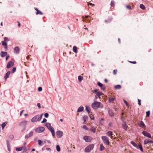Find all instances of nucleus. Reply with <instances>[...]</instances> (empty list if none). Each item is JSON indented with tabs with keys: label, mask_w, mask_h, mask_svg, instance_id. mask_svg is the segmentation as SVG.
<instances>
[{
	"label": "nucleus",
	"mask_w": 153,
	"mask_h": 153,
	"mask_svg": "<svg viewBox=\"0 0 153 153\" xmlns=\"http://www.w3.org/2000/svg\"><path fill=\"white\" fill-rule=\"evenodd\" d=\"M92 107L94 109H97L99 108H103V105L101 103L99 102L94 101L91 104Z\"/></svg>",
	"instance_id": "obj_1"
},
{
	"label": "nucleus",
	"mask_w": 153,
	"mask_h": 153,
	"mask_svg": "<svg viewBox=\"0 0 153 153\" xmlns=\"http://www.w3.org/2000/svg\"><path fill=\"white\" fill-rule=\"evenodd\" d=\"M130 143L132 145H133L134 147H135L137 149H140L141 152H143L142 146L141 144H139V145L138 146L133 141H131Z\"/></svg>",
	"instance_id": "obj_2"
},
{
	"label": "nucleus",
	"mask_w": 153,
	"mask_h": 153,
	"mask_svg": "<svg viewBox=\"0 0 153 153\" xmlns=\"http://www.w3.org/2000/svg\"><path fill=\"white\" fill-rule=\"evenodd\" d=\"M94 144H91L86 147L85 150V152H88L92 150L94 148Z\"/></svg>",
	"instance_id": "obj_3"
},
{
	"label": "nucleus",
	"mask_w": 153,
	"mask_h": 153,
	"mask_svg": "<svg viewBox=\"0 0 153 153\" xmlns=\"http://www.w3.org/2000/svg\"><path fill=\"white\" fill-rule=\"evenodd\" d=\"M101 138L104 143L107 145H109V142L108 138L106 136H102Z\"/></svg>",
	"instance_id": "obj_4"
},
{
	"label": "nucleus",
	"mask_w": 153,
	"mask_h": 153,
	"mask_svg": "<svg viewBox=\"0 0 153 153\" xmlns=\"http://www.w3.org/2000/svg\"><path fill=\"white\" fill-rule=\"evenodd\" d=\"M45 130L44 127L42 126L39 127L35 129V131L38 133H40L43 132Z\"/></svg>",
	"instance_id": "obj_5"
},
{
	"label": "nucleus",
	"mask_w": 153,
	"mask_h": 153,
	"mask_svg": "<svg viewBox=\"0 0 153 153\" xmlns=\"http://www.w3.org/2000/svg\"><path fill=\"white\" fill-rule=\"evenodd\" d=\"M93 93H95L97 96L100 98V96L103 94L102 92L98 91V89H95L93 91Z\"/></svg>",
	"instance_id": "obj_6"
},
{
	"label": "nucleus",
	"mask_w": 153,
	"mask_h": 153,
	"mask_svg": "<svg viewBox=\"0 0 153 153\" xmlns=\"http://www.w3.org/2000/svg\"><path fill=\"white\" fill-rule=\"evenodd\" d=\"M39 115H36L32 118L31 121L33 123H35L37 121H39Z\"/></svg>",
	"instance_id": "obj_7"
},
{
	"label": "nucleus",
	"mask_w": 153,
	"mask_h": 153,
	"mask_svg": "<svg viewBox=\"0 0 153 153\" xmlns=\"http://www.w3.org/2000/svg\"><path fill=\"white\" fill-rule=\"evenodd\" d=\"M56 134L57 138H60L63 136V132L61 131L58 130L56 131Z\"/></svg>",
	"instance_id": "obj_8"
},
{
	"label": "nucleus",
	"mask_w": 153,
	"mask_h": 153,
	"mask_svg": "<svg viewBox=\"0 0 153 153\" xmlns=\"http://www.w3.org/2000/svg\"><path fill=\"white\" fill-rule=\"evenodd\" d=\"M83 138L86 142H90L92 140V138L91 137L87 136H84Z\"/></svg>",
	"instance_id": "obj_9"
},
{
	"label": "nucleus",
	"mask_w": 153,
	"mask_h": 153,
	"mask_svg": "<svg viewBox=\"0 0 153 153\" xmlns=\"http://www.w3.org/2000/svg\"><path fill=\"white\" fill-rule=\"evenodd\" d=\"M142 134L145 136L151 138L152 137L151 134L145 131H143Z\"/></svg>",
	"instance_id": "obj_10"
},
{
	"label": "nucleus",
	"mask_w": 153,
	"mask_h": 153,
	"mask_svg": "<svg viewBox=\"0 0 153 153\" xmlns=\"http://www.w3.org/2000/svg\"><path fill=\"white\" fill-rule=\"evenodd\" d=\"M27 122L26 120H24L21 122L19 124V125L23 127H26V125L27 124Z\"/></svg>",
	"instance_id": "obj_11"
},
{
	"label": "nucleus",
	"mask_w": 153,
	"mask_h": 153,
	"mask_svg": "<svg viewBox=\"0 0 153 153\" xmlns=\"http://www.w3.org/2000/svg\"><path fill=\"white\" fill-rule=\"evenodd\" d=\"M14 64V63L13 62L10 61L7 64L6 67L7 68H10L13 67V66Z\"/></svg>",
	"instance_id": "obj_12"
},
{
	"label": "nucleus",
	"mask_w": 153,
	"mask_h": 153,
	"mask_svg": "<svg viewBox=\"0 0 153 153\" xmlns=\"http://www.w3.org/2000/svg\"><path fill=\"white\" fill-rule=\"evenodd\" d=\"M122 126L124 129L125 130H127L128 126L127 125L126 123L123 120V121L122 123Z\"/></svg>",
	"instance_id": "obj_13"
},
{
	"label": "nucleus",
	"mask_w": 153,
	"mask_h": 153,
	"mask_svg": "<svg viewBox=\"0 0 153 153\" xmlns=\"http://www.w3.org/2000/svg\"><path fill=\"white\" fill-rule=\"evenodd\" d=\"M33 131H31L28 134L26 135L25 136V138L27 139L30 137L33 136Z\"/></svg>",
	"instance_id": "obj_14"
},
{
	"label": "nucleus",
	"mask_w": 153,
	"mask_h": 153,
	"mask_svg": "<svg viewBox=\"0 0 153 153\" xmlns=\"http://www.w3.org/2000/svg\"><path fill=\"white\" fill-rule=\"evenodd\" d=\"M144 143L145 145H146L148 143H153V141L149 139H146L144 140Z\"/></svg>",
	"instance_id": "obj_15"
},
{
	"label": "nucleus",
	"mask_w": 153,
	"mask_h": 153,
	"mask_svg": "<svg viewBox=\"0 0 153 153\" xmlns=\"http://www.w3.org/2000/svg\"><path fill=\"white\" fill-rule=\"evenodd\" d=\"M139 125L140 127L142 128H145L146 127V126L144 123L142 121H140Z\"/></svg>",
	"instance_id": "obj_16"
},
{
	"label": "nucleus",
	"mask_w": 153,
	"mask_h": 153,
	"mask_svg": "<svg viewBox=\"0 0 153 153\" xmlns=\"http://www.w3.org/2000/svg\"><path fill=\"white\" fill-rule=\"evenodd\" d=\"M106 134L108 136L110 137L111 139L113 138V137L112 135H113V132L111 131H108L106 133Z\"/></svg>",
	"instance_id": "obj_17"
},
{
	"label": "nucleus",
	"mask_w": 153,
	"mask_h": 153,
	"mask_svg": "<svg viewBox=\"0 0 153 153\" xmlns=\"http://www.w3.org/2000/svg\"><path fill=\"white\" fill-rule=\"evenodd\" d=\"M20 49L19 47H16L14 49V53L16 54H19V53Z\"/></svg>",
	"instance_id": "obj_18"
},
{
	"label": "nucleus",
	"mask_w": 153,
	"mask_h": 153,
	"mask_svg": "<svg viewBox=\"0 0 153 153\" xmlns=\"http://www.w3.org/2000/svg\"><path fill=\"white\" fill-rule=\"evenodd\" d=\"M48 129L51 132L52 136L54 137L55 135V131L53 128L51 127Z\"/></svg>",
	"instance_id": "obj_19"
},
{
	"label": "nucleus",
	"mask_w": 153,
	"mask_h": 153,
	"mask_svg": "<svg viewBox=\"0 0 153 153\" xmlns=\"http://www.w3.org/2000/svg\"><path fill=\"white\" fill-rule=\"evenodd\" d=\"M7 53L6 52L1 51L0 56L1 57H4L7 55Z\"/></svg>",
	"instance_id": "obj_20"
},
{
	"label": "nucleus",
	"mask_w": 153,
	"mask_h": 153,
	"mask_svg": "<svg viewBox=\"0 0 153 153\" xmlns=\"http://www.w3.org/2000/svg\"><path fill=\"white\" fill-rule=\"evenodd\" d=\"M10 72L9 71H8L6 74L5 75L4 77V79L5 80L7 79L10 76Z\"/></svg>",
	"instance_id": "obj_21"
},
{
	"label": "nucleus",
	"mask_w": 153,
	"mask_h": 153,
	"mask_svg": "<svg viewBox=\"0 0 153 153\" xmlns=\"http://www.w3.org/2000/svg\"><path fill=\"white\" fill-rule=\"evenodd\" d=\"M108 112L109 115L111 117H113L114 115V113L112 110H110L109 108H108Z\"/></svg>",
	"instance_id": "obj_22"
},
{
	"label": "nucleus",
	"mask_w": 153,
	"mask_h": 153,
	"mask_svg": "<svg viewBox=\"0 0 153 153\" xmlns=\"http://www.w3.org/2000/svg\"><path fill=\"white\" fill-rule=\"evenodd\" d=\"M83 110H84L83 107L82 106H80V107H79L78 108L77 112L78 113H79L80 112L83 111Z\"/></svg>",
	"instance_id": "obj_23"
},
{
	"label": "nucleus",
	"mask_w": 153,
	"mask_h": 153,
	"mask_svg": "<svg viewBox=\"0 0 153 153\" xmlns=\"http://www.w3.org/2000/svg\"><path fill=\"white\" fill-rule=\"evenodd\" d=\"M88 117L86 115H84L83 117L82 120L84 121L83 123H85V122L88 120Z\"/></svg>",
	"instance_id": "obj_24"
},
{
	"label": "nucleus",
	"mask_w": 153,
	"mask_h": 153,
	"mask_svg": "<svg viewBox=\"0 0 153 153\" xmlns=\"http://www.w3.org/2000/svg\"><path fill=\"white\" fill-rule=\"evenodd\" d=\"M121 88V86L120 85H118L114 86V88L115 89H120Z\"/></svg>",
	"instance_id": "obj_25"
},
{
	"label": "nucleus",
	"mask_w": 153,
	"mask_h": 153,
	"mask_svg": "<svg viewBox=\"0 0 153 153\" xmlns=\"http://www.w3.org/2000/svg\"><path fill=\"white\" fill-rule=\"evenodd\" d=\"M115 100V98L114 97H109V102H113Z\"/></svg>",
	"instance_id": "obj_26"
},
{
	"label": "nucleus",
	"mask_w": 153,
	"mask_h": 153,
	"mask_svg": "<svg viewBox=\"0 0 153 153\" xmlns=\"http://www.w3.org/2000/svg\"><path fill=\"white\" fill-rule=\"evenodd\" d=\"M85 110L88 114L90 113V112L91 109L88 106H86Z\"/></svg>",
	"instance_id": "obj_27"
},
{
	"label": "nucleus",
	"mask_w": 153,
	"mask_h": 153,
	"mask_svg": "<svg viewBox=\"0 0 153 153\" xmlns=\"http://www.w3.org/2000/svg\"><path fill=\"white\" fill-rule=\"evenodd\" d=\"M23 151L21 153H27V150L26 146L23 147Z\"/></svg>",
	"instance_id": "obj_28"
},
{
	"label": "nucleus",
	"mask_w": 153,
	"mask_h": 153,
	"mask_svg": "<svg viewBox=\"0 0 153 153\" xmlns=\"http://www.w3.org/2000/svg\"><path fill=\"white\" fill-rule=\"evenodd\" d=\"M105 147L103 146L102 144H100V150L102 151L105 149Z\"/></svg>",
	"instance_id": "obj_29"
},
{
	"label": "nucleus",
	"mask_w": 153,
	"mask_h": 153,
	"mask_svg": "<svg viewBox=\"0 0 153 153\" xmlns=\"http://www.w3.org/2000/svg\"><path fill=\"white\" fill-rule=\"evenodd\" d=\"M91 131L93 133H95L96 131V128L94 126H92L90 129Z\"/></svg>",
	"instance_id": "obj_30"
},
{
	"label": "nucleus",
	"mask_w": 153,
	"mask_h": 153,
	"mask_svg": "<svg viewBox=\"0 0 153 153\" xmlns=\"http://www.w3.org/2000/svg\"><path fill=\"white\" fill-rule=\"evenodd\" d=\"M45 126L47 127L49 129L51 127V124L50 123H46Z\"/></svg>",
	"instance_id": "obj_31"
},
{
	"label": "nucleus",
	"mask_w": 153,
	"mask_h": 153,
	"mask_svg": "<svg viewBox=\"0 0 153 153\" xmlns=\"http://www.w3.org/2000/svg\"><path fill=\"white\" fill-rule=\"evenodd\" d=\"M73 52L76 53L77 52V48L76 46H74L73 47Z\"/></svg>",
	"instance_id": "obj_32"
},
{
	"label": "nucleus",
	"mask_w": 153,
	"mask_h": 153,
	"mask_svg": "<svg viewBox=\"0 0 153 153\" xmlns=\"http://www.w3.org/2000/svg\"><path fill=\"white\" fill-rule=\"evenodd\" d=\"M78 79L79 82H81V81L83 79V77L81 76H79L78 77Z\"/></svg>",
	"instance_id": "obj_33"
},
{
	"label": "nucleus",
	"mask_w": 153,
	"mask_h": 153,
	"mask_svg": "<svg viewBox=\"0 0 153 153\" xmlns=\"http://www.w3.org/2000/svg\"><path fill=\"white\" fill-rule=\"evenodd\" d=\"M7 122L6 121L3 123L1 125L2 129H3L6 126V125L7 124Z\"/></svg>",
	"instance_id": "obj_34"
},
{
	"label": "nucleus",
	"mask_w": 153,
	"mask_h": 153,
	"mask_svg": "<svg viewBox=\"0 0 153 153\" xmlns=\"http://www.w3.org/2000/svg\"><path fill=\"white\" fill-rule=\"evenodd\" d=\"M140 7L141 9L143 10H145L146 8L142 4H140Z\"/></svg>",
	"instance_id": "obj_35"
},
{
	"label": "nucleus",
	"mask_w": 153,
	"mask_h": 153,
	"mask_svg": "<svg viewBox=\"0 0 153 153\" xmlns=\"http://www.w3.org/2000/svg\"><path fill=\"white\" fill-rule=\"evenodd\" d=\"M36 15L40 14V15H42L43 14V13L39 10H38L37 11L36 13Z\"/></svg>",
	"instance_id": "obj_36"
},
{
	"label": "nucleus",
	"mask_w": 153,
	"mask_h": 153,
	"mask_svg": "<svg viewBox=\"0 0 153 153\" xmlns=\"http://www.w3.org/2000/svg\"><path fill=\"white\" fill-rule=\"evenodd\" d=\"M23 148V147L16 148V150L17 151H21Z\"/></svg>",
	"instance_id": "obj_37"
},
{
	"label": "nucleus",
	"mask_w": 153,
	"mask_h": 153,
	"mask_svg": "<svg viewBox=\"0 0 153 153\" xmlns=\"http://www.w3.org/2000/svg\"><path fill=\"white\" fill-rule=\"evenodd\" d=\"M39 145V146H42V141L40 140H38Z\"/></svg>",
	"instance_id": "obj_38"
},
{
	"label": "nucleus",
	"mask_w": 153,
	"mask_h": 153,
	"mask_svg": "<svg viewBox=\"0 0 153 153\" xmlns=\"http://www.w3.org/2000/svg\"><path fill=\"white\" fill-rule=\"evenodd\" d=\"M56 150L58 152H59L60 150V147L59 146L57 145L56 146Z\"/></svg>",
	"instance_id": "obj_39"
},
{
	"label": "nucleus",
	"mask_w": 153,
	"mask_h": 153,
	"mask_svg": "<svg viewBox=\"0 0 153 153\" xmlns=\"http://www.w3.org/2000/svg\"><path fill=\"white\" fill-rule=\"evenodd\" d=\"M9 41V40L7 37H4V41L7 42Z\"/></svg>",
	"instance_id": "obj_40"
},
{
	"label": "nucleus",
	"mask_w": 153,
	"mask_h": 153,
	"mask_svg": "<svg viewBox=\"0 0 153 153\" xmlns=\"http://www.w3.org/2000/svg\"><path fill=\"white\" fill-rule=\"evenodd\" d=\"M114 1L112 0L111 1V7H114Z\"/></svg>",
	"instance_id": "obj_41"
},
{
	"label": "nucleus",
	"mask_w": 153,
	"mask_h": 153,
	"mask_svg": "<svg viewBox=\"0 0 153 153\" xmlns=\"http://www.w3.org/2000/svg\"><path fill=\"white\" fill-rule=\"evenodd\" d=\"M97 85L100 86V88L102 87L103 86V85L101 83H100V82H97Z\"/></svg>",
	"instance_id": "obj_42"
},
{
	"label": "nucleus",
	"mask_w": 153,
	"mask_h": 153,
	"mask_svg": "<svg viewBox=\"0 0 153 153\" xmlns=\"http://www.w3.org/2000/svg\"><path fill=\"white\" fill-rule=\"evenodd\" d=\"M2 44L3 46H6L7 45V42L4 41L2 42Z\"/></svg>",
	"instance_id": "obj_43"
},
{
	"label": "nucleus",
	"mask_w": 153,
	"mask_h": 153,
	"mask_svg": "<svg viewBox=\"0 0 153 153\" xmlns=\"http://www.w3.org/2000/svg\"><path fill=\"white\" fill-rule=\"evenodd\" d=\"M16 67H14L12 70V73H14L16 71Z\"/></svg>",
	"instance_id": "obj_44"
},
{
	"label": "nucleus",
	"mask_w": 153,
	"mask_h": 153,
	"mask_svg": "<svg viewBox=\"0 0 153 153\" xmlns=\"http://www.w3.org/2000/svg\"><path fill=\"white\" fill-rule=\"evenodd\" d=\"M82 128L86 130H88V128L85 125H84L82 127Z\"/></svg>",
	"instance_id": "obj_45"
},
{
	"label": "nucleus",
	"mask_w": 153,
	"mask_h": 153,
	"mask_svg": "<svg viewBox=\"0 0 153 153\" xmlns=\"http://www.w3.org/2000/svg\"><path fill=\"white\" fill-rule=\"evenodd\" d=\"M126 7L127 8L130 10H131L132 8L131 6L129 5H127L126 6Z\"/></svg>",
	"instance_id": "obj_46"
},
{
	"label": "nucleus",
	"mask_w": 153,
	"mask_h": 153,
	"mask_svg": "<svg viewBox=\"0 0 153 153\" xmlns=\"http://www.w3.org/2000/svg\"><path fill=\"white\" fill-rule=\"evenodd\" d=\"M117 70H114L113 71V74L114 75H115L117 74Z\"/></svg>",
	"instance_id": "obj_47"
},
{
	"label": "nucleus",
	"mask_w": 153,
	"mask_h": 153,
	"mask_svg": "<svg viewBox=\"0 0 153 153\" xmlns=\"http://www.w3.org/2000/svg\"><path fill=\"white\" fill-rule=\"evenodd\" d=\"M150 112L149 111H148L146 112V116L147 117H149L150 115Z\"/></svg>",
	"instance_id": "obj_48"
},
{
	"label": "nucleus",
	"mask_w": 153,
	"mask_h": 153,
	"mask_svg": "<svg viewBox=\"0 0 153 153\" xmlns=\"http://www.w3.org/2000/svg\"><path fill=\"white\" fill-rule=\"evenodd\" d=\"M44 116L46 118H48L49 116V114L48 113H46L45 114Z\"/></svg>",
	"instance_id": "obj_49"
},
{
	"label": "nucleus",
	"mask_w": 153,
	"mask_h": 153,
	"mask_svg": "<svg viewBox=\"0 0 153 153\" xmlns=\"http://www.w3.org/2000/svg\"><path fill=\"white\" fill-rule=\"evenodd\" d=\"M38 90L39 91H41L42 90V88L41 87H39L38 88Z\"/></svg>",
	"instance_id": "obj_50"
},
{
	"label": "nucleus",
	"mask_w": 153,
	"mask_h": 153,
	"mask_svg": "<svg viewBox=\"0 0 153 153\" xmlns=\"http://www.w3.org/2000/svg\"><path fill=\"white\" fill-rule=\"evenodd\" d=\"M47 121V120L45 118H44L43 119V120L41 122L42 123H44L45 122H46Z\"/></svg>",
	"instance_id": "obj_51"
},
{
	"label": "nucleus",
	"mask_w": 153,
	"mask_h": 153,
	"mask_svg": "<svg viewBox=\"0 0 153 153\" xmlns=\"http://www.w3.org/2000/svg\"><path fill=\"white\" fill-rule=\"evenodd\" d=\"M101 89L102 90H103V91H105V87L103 85L102 86V87H101Z\"/></svg>",
	"instance_id": "obj_52"
},
{
	"label": "nucleus",
	"mask_w": 153,
	"mask_h": 153,
	"mask_svg": "<svg viewBox=\"0 0 153 153\" xmlns=\"http://www.w3.org/2000/svg\"><path fill=\"white\" fill-rule=\"evenodd\" d=\"M141 100L140 99H138V104L139 105H141Z\"/></svg>",
	"instance_id": "obj_53"
},
{
	"label": "nucleus",
	"mask_w": 153,
	"mask_h": 153,
	"mask_svg": "<svg viewBox=\"0 0 153 153\" xmlns=\"http://www.w3.org/2000/svg\"><path fill=\"white\" fill-rule=\"evenodd\" d=\"M42 115H43V114H42L40 116L39 115V121L41 120V119L42 118Z\"/></svg>",
	"instance_id": "obj_54"
},
{
	"label": "nucleus",
	"mask_w": 153,
	"mask_h": 153,
	"mask_svg": "<svg viewBox=\"0 0 153 153\" xmlns=\"http://www.w3.org/2000/svg\"><path fill=\"white\" fill-rule=\"evenodd\" d=\"M37 106L39 108H41V106H40V104L39 103H37Z\"/></svg>",
	"instance_id": "obj_55"
},
{
	"label": "nucleus",
	"mask_w": 153,
	"mask_h": 153,
	"mask_svg": "<svg viewBox=\"0 0 153 153\" xmlns=\"http://www.w3.org/2000/svg\"><path fill=\"white\" fill-rule=\"evenodd\" d=\"M123 101H124V102L125 103L126 105V106H128V104L127 102L124 100Z\"/></svg>",
	"instance_id": "obj_56"
},
{
	"label": "nucleus",
	"mask_w": 153,
	"mask_h": 153,
	"mask_svg": "<svg viewBox=\"0 0 153 153\" xmlns=\"http://www.w3.org/2000/svg\"><path fill=\"white\" fill-rule=\"evenodd\" d=\"M88 5H92V6H94V4H92V3H90V2H89V3H88Z\"/></svg>",
	"instance_id": "obj_57"
},
{
	"label": "nucleus",
	"mask_w": 153,
	"mask_h": 153,
	"mask_svg": "<svg viewBox=\"0 0 153 153\" xmlns=\"http://www.w3.org/2000/svg\"><path fill=\"white\" fill-rule=\"evenodd\" d=\"M24 111V110H23L21 111L20 113V116H21L22 114V113Z\"/></svg>",
	"instance_id": "obj_58"
},
{
	"label": "nucleus",
	"mask_w": 153,
	"mask_h": 153,
	"mask_svg": "<svg viewBox=\"0 0 153 153\" xmlns=\"http://www.w3.org/2000/svg\"><path fill=\"white\" fill-rule=\"evenodd\" d=\"M4 46V48L5 49V50L6 51L7 50V45L6 46Z\"/></svg>",
	"instance_id": "obj_59"
},
{
	"label": "nucleus",
	"mask_w": 153,
	"mask_h": 153,
	"mask_svg": "<svg viewBox=\"0 0 153 153\" xmlns=\"http://www.w3.org/2000/svg\"><path fill=\"white\" fill-rule=\"evenodd\" d=\"M129 62L131 63H133V64H136V61H129Z\"/></svg>",
	"instance_id": "obj_60"
},
{
	"label": "nucleus",
	"mask_w": 153,
	"mask_h": 153,
	"mask_svg": "<svg viewBox=\"0 0 153 153\" xmlns=\"http://www.w3.org/2000/svg\"><path fill=\"white\" fill-rule=\"evenodd\" d=\"M90 118L92 120H94V116L91 117L90 115Z\"/></svg>",
	"instance_id": "obj_61"
},
{
	"label": "nucleus",
	"mask_w": 153,
	"mask_h": 153,
	"mask_svg": "<svg viewBox=\"0 0 153 153\" xmlns=\"http://www.w3.org/2000/svg\"><path fill=\"white\" fill-rule=\"evenodd\" d=\"M9 56H10L9 55H7L6 56V60H7L8 59V58L9 57Z\"/></svg>",
	"instance_id": "obj_62"
},
{
	"label": "nucleus",
	"mask_w": 153,
	"mask_h": 153,
	"mask_svg": "<svg viewBox=\"0 0 153 153\" xmlns=\"http://www.w3.org/2000/svg\"><path fill=\"white\" fill-rule=\"evenodd\" d=\"M112 126V124L111 123H109V124H108V126L110 127H111Z\"/></svg>",
	"instance_id": "obj_63"
},
{
	"label": "nucleus",
	"mask_w": 153,
	"mask_h": 153,
	"mask_svg": "<svg viewBox=\"0 0 153 153\" xmlns=\"http://www.w3.org/2000/svg\"><path fill=\"white\" fill-rule=\"evenodd\" d=\"M46 150L48 151H51V149L50 148H47L46 149Z\"/></svg>",
	"instance_id": "obj_64"
}]
</instances>
